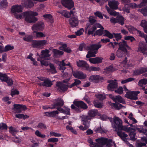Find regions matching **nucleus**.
Listing matches in <instances>:
<instances>
[{
	"label": "nucleus",
	"mask_w": 147,
	"mask_h": 147,
	"mask_svg": "<svg viewBox=\"0 0 147 147\" xmlns=\"http://www.w3.org/2000/svg\"><path fill=\"white\" fill-rule=\"evenodd\" d=\"M38 15L37 12L31 11H28L20 14L17 13H14V17L17 19H22L23 16L25 18V20L28 23H35L38 20V19L35 16H37Z\"/></svg>",
	"instance_id": "obj_1"
},
{
	"label": "nucleus",
	"mask_w": 147,
	"mask_h": 147,
	"mask_svg": "<svg viewBox=\"0 0 147 147\" xmlns=\"http://www.w3.org/2000/svg\"><path fill=\"white\" fill-rule=\"evenodd\" d=\"M112 127L116 131L123 130L128 132L130 129V127H127L126 126L123 125L122 120L118 117L115 116L113 117Z\"/></svg>",
	"instance_id": "obj_2"
},
{
	"label": "nucleus",
	"mask_w": 147,
	"mask_h": 147,
	"mask_svg": "<svg viewBox=\"0 0 147 147\" xmlns=\"http://www.w3.org/2000/svg\"><path fill=\"white\" fill-rule=\"evenodd\" d=\"M102 45L100 43L93 44L90 47L86 48L87 50H89L86 55L87 58L94 57L95 55L97 53L98 50L101 47Z\"/></svg>",
	"instance_id": "obj_3"
},
{
	"label": "nucleus",
	"mask_w": 147,
	"mask_h": 147,
	"mask_svg": "<svg viewBox=\"0 0 147 147\" xmlns=\"http://www.w3.org/2000/svg\"><path fill=\"white\" fill-rule=\"evenodd\" d=\"M73 103L74 104L71 105V108L77 112H80L79 108L85 110L88 108L87 105L82 101L75 100Z\"/></svg>",
	"instance_id": "obj_4"
},
{
	"label": "nucleus",
	"mask_w": 147,
	"mask_h": 147,
	"mask_svg": "<svg viewBox=\"0 0 147 147\" xmlns=\"http://www.w3.org/2000/svg\"><path fill=\"white\" fill-rule=\"evenodd\" d=\"M77 65L78 67L85 68L87 70L90 72L99 71L100 70V68L99 67H90L87 62L84 61L79 60L77 61Z\"/></svg>",
	"instance_id": "obj_5"
},
{
	"label": "nucleus",
	"mask_w": 147,
	"mask_h": 147,
	"mask_svg": "<svg viewBox=\"0 0 147 147\" xmlns=\"http://www.w3.org/2000/svg\"><path fill=\"white\" fill-rule=\"evenodd\" d=\"M101 25L99 24H87L86 25L85 30H88V35L92 34L96 29L97 28H100Z\"/></svg>",
	"instance_id": "obj_6"
},
{
	"label": "nucleus",
	"mask_w": 147,
	"mask_h": 147,
	"mask_svg": "<svg viewBox=\"0 0 147 147\" xmlns=\"http://www.w3.org/2000/svg\"><path fill=\"white\" fill-rule=\"evenodd\" d=\"M17 132V131L15 128L11 126L10 127V133H11L14 137L12 138H11V140L13 142L16 143H20L22 141L21 139L16 136Z\"/></svg>",
	"instance_id": "obj_7"
},
{
	"label": "nucleus",
	"mask_w": 147,
	"mask_h": 147,
	"mask_svg": "<svg viewBox=\"0 0 147 147\" xmlns=\"http://www.w3.org/2000/svg\"><path fill=\"white\" fill-rule=\"evenodd\" d=\"M47 41L46 40H33L32 42L31 46L34 48L42 49L43 46L46 44Z\"/></svg>",
	"instance_id": "obj_8"
},
{
	"label": "nucleus",
	"mask_w": 147,
	"mask_h": 147,
	"mask_svg": "<svg viewBox=\"0 0 147 147\" xmlns=\"http://www.w3.org/2000/svg\"><path fill=\"white\" fill-rule=\"evenodd\" d=\"M114 44L115 45H118L119 47L118 49L123 50L124 51H127V49H131V48L127 45V42L124 40H122V42L119 43L115 42Z\"/></svg>",
	"instance_id": "obj_9"
},
{
	"label": "nucleus",
	"mask_w": 147,
	"mask_h": 147,
	"mask_svg": "<svg viewBox=\"0 0 147 147\" xmlns=\"http://www.w3.org/2000/svg\"><path fill=\"white\" fill-rule=\"evenodd\" d=\"M39 79L41 81L38 84L40 86L49 87L52 85L51 81L48 78H41Z\"/></svg>",
	"instance_id": "obj_10"
},
{
	"label": "nucleus",
	"mask_w": 147,
	"mask_h": 147,
	"mask_svg": "<svg viewBox=\"0 0 147 147\" xmlns=\"http://www.w3.org/2000/svg\"><path fill=\"white\" fill-rule=\"evenodd\" d=\"M140 93L139 91L127 92L125 94V96L127 98L136 100L138 99L137 96Z\"/></svg>",
	"instance_id": "obj_11"
},
{
	"label": "nucleus",
	"mask_w": 147,
	"mask_h": 147,
	"mask_svg": "<svg viewBox=\"0 0 147 147\" xmlns=\"http://www.w3.org/2000/svg\"><path fill=\"white\" fill-rule=\"evenodd\" d=\"M87 119H89L88 117H82V121L83 124L84 125V127L82 125H80L79 127V128L81 130L84 131L88 129L90 127V121H87L86 120Z\"/></svg>",
	"instance_id": "obj_12"
},
{
	"label": "nucleus",
	"mask_w": 147,
	"mask_h": 147,
	"mask_svg": "<svg viewBox=\"0 0 147 147\" xmlns=\"http://www.w3.org/2000/svg\"><path fill=\"white\" fill-rule=\"evenodd\" d=\"M107 82L109 83L107 88L109 90L112 91L117 88L118 83L116 80H109Z\"/></svg>",
	"instance_id": "obj_13"
},
{
	"label": "nucleus",
	"mask_w": 147,
	"mask_h": 147,
	"mask_svg": "<svg viewBox=\"0 0 147 147\" xmlns=\"http://www.w3.org/2000/svg\"><path fill=\"white\" fill-rule=\"evenodd\" d=\"M64 104L63 100L61 98H58L54 100V102L52 105L53 106L51 108L54 109L57 107H62Z\"/></svg>",
	"instance_id": "obj_14"
},
{
	"label": "nucleus",
	"mask_w": 147,
	"mask_h": 147,
	"mask_svg": "<svg viewBox=\"0 0 147 147\" xmlns=\"http://www.w3.org/2000/svg\"><path fill=\"white\" fill-rule=\"evenodd\" d=\"M139 44L138 51L143 53L145 57H147V45L142 42H140Z\"/></svg>",
	"instance_id": "obj_15"
},
{
	"label": "nucleus",
	"mask_w": 147,
	"mask_h": 147,
	"mask_svg": "<svg viewBox=\"0 0 147 147\" xmlns=\"http://www.w3.org/2000/svg\"><path fill=\"white\" fill-rule=\"evenodd\" d=\"M13 109L16 113H19L21 112L22 111L26 109L27 107L25 105L14 104Z\"/></svg>",
	"instance_id": "obj_16"
},
{
	"label": "nucleus",
	"mask_w": 147,
	"mask_h": 147,
	"mask_svg": "<svg viewBox=\"0 0 147 147\" xmlns=\"http://www.w3.org/2000/svg\"><path fill=\"white\" fill-rule=\"evenodd\" d=\"M61 3L64 7L69 9H71L74 5V2L72 0H62Z\"/></svg>",
	"instance_id": "obj_17"
},
{
	"label": "nucleus",
	"mask_w": 147,
	"mask_h": 147,
	"mask_svg": "<svg viewBox=\"0 0 147 147\" xmlns=\"http://www.w3.org/2000/svg\"><path fill=\"white\" fill-rule=\"evenodd\" d=\"M69 22L71 26L72 27H76L79 24V21L77 16H73L69 19Z\"/></svg>",
	"instance_id": "obj_18"
},
{
	"label": "nucleus",
	"mask_w": 147,
	"mask_h": 147,
	"mask_svg": "<svg viewBox=\"0 0 147 147\" xmlns=\"http://www.w3.org/2000/svg\"><path fill=\"white\" fill-rule=\"evenodd\" d=\"M73 74L75 77L80 79H85L86 77V74L80 71H74L73 73Z\"/></svg>",
	"instance_id": "obj_19"
},
{
	"label": "nucleus",
	"mask_w": 147,
	"mask_h": 147,
	"mask_svg": "<svg viewBox=\"0 0 147 147\" xmlns=\"http://www.w3.org/2000/svg\"><path fill=\"white\" fill-rule=\"evenodd\" d=\"M56 85L58 87V89L60 91L65 92L67 90L69 87V86L63 84L61 82H57Z\"/></svg>",
	"instance_id": "obj_20"
},
{
	"label": "nucleus",
	"mask_w": 147,
	"mask_h": 147,
	"mask_svg": "<svg viewBox=\"0 0 147 147\" xmlns=\"http://www.w3.org/2000/svg\"><path fill=\"white\" fill-rule=\"evenodd\" d=\"M108 2V5L111 9L115 10L118 9L119 5L118 1L115 0H109Z\"/></svg>",
	"instance_id": "obj_21"
},
{
	"label": "nucleus",
	"mask_w": 147,
	"mask_h": 147,
	"mask_svg": "<svg viewBox=\"0 0 147 147\" xmlns=\"http://www.w3.org/2000/svg\"><path fill=\"white\" fill-rule=\"evenodd\" d=\"M107 139V138L104 137H100L96 139L95 141L98 144V147H103L105 144Z\"/></svg>",
	"instance_id": "obj_22"
},
{
	"label": "nucleus",
	"mask_w": 147,
	"mask_h": 147,
	"mask_svg": "<svg viewBox=\"0 0 147 147\" xmlns=\"http://www.w3.org/2000/svg\"><path fill=\"white\" fill-rule=\"evenodd\" d=\"M98 113V111L96 110H91L88 112V115L83 116L82 117H88L89 119H87L86 120L90 121L92 117H94L97 115Z\"/></svg>",
	"instance_id": "obj_23"
},
{
	"label": "nucleus",
	"mask_w": 147,
	"mask_h": 147,
	"mask_svg": "<svg viewBox=\"0 0 147 147\" xmlns=\"http://www.w3.org/2000/svg\"><path fill=\"white\" fill-rule=\"evenodd\" d=\"M57 12L67 18H69L71 15H73L74 13V12L72 10H71L69 12L65 10L58 11Z\"/></svg>",
	"instance_id": "obj_24"
},
{
	"label": "nucleus",
	"mask_w": 147,
	"mask_h": 147,
	"mask_svg": "<svg viewBox=\"0 0 147 147\" xmlns=\"http://www.w3.org/2000/svg\"><path fill=\"white\" fill-rule=\"evenodd\" d=\"M43 22H39L33 25L32 27V30H41L43 28Z\"/></svg>",
	"instance_id": "obj_25"
},
{
	"label": "nucleus",
	"mask_w": 147,
	"mask_h": 147,
	"mask_svg": "<svg viewBox=\"0 0 147 147\" xmlns=\"http://www.w3.org/2000/svg\"><path fill=\"white\" fill-rule=\"evenodd\" d=\"M117 132V135L120 138L125 142H127V138L128 135L125 134L124 132H122L121 131H116Z\"/></svg>",
	"instance_id": "obj_26"
},
{
	"label": "nucleus",
	"mask_w": 147,
	"mask_h": 147,
	"mask_svg": "<svg viewBox=\"0 0 147 147\" xmlns=\"http://www.w3.org/2000/svg\"><path fill=\"white\" fill-rule=\"evenodd\" d=\"M22 11V7L21 5H16L13 6L11 9V12L14 13L21 12Z\"/></svg>",
	"instance_id": "obj_27"
},
{
	"label": "nucleus",
	"mask_w": 147,
	"mask_h": 147,
	"mask_svg": "<svg viewBox=\"0 0 147 147\" xmlns=\"http://www.w3.org/2000/svg\"><path fill=\"white\" fill-rule=\"evenodd\" d=\"M65 60H63L60 62L59 64V69L61 70L62 72H63L64 70L66 69V66H69L70 67H71L70 64L69 62L66 64L65 63L64 61Z\"/></svg>",
	"instance_id": "obj_28"
},
{
	"label": "nucleus",
	"mask_w": 147,
	"mask_h": 147,
	"mask_svg": "<svg viewBox=\"0 0 147 147\" xmlns=\"http://www.w3.org/2000/svg\"><path fill=\"white\" fill-rule=\"evenodd\" d=\"M108 103L111 106L112 108L117 110L121 109L123 107H124V106H123L121 104L117 102L113 103L111 102H109Z\"/></svg>",
	"instance_id": "obj_29"
},
{
	"label": "nucleus",
	"mask_w": 147,
	"mask_h": 147,
	"mask_svg": "<svg viewBox=\"0 0 147 147\" xmlns=\"http://www.w3.org/2000/svg\"><path fill=\"white\" fill-rule=\"evenodd\" d=\"M53 53V57L55 58H58L60 57L63 54L64 52L59 50L53 49L52 50Z\"/></svg>",
	"instance_id": "obj_30"
},
{
	"label": "nucleus",
	"mask_w": 147,
	"mask_h": 147,
	"mask_svg": "<svg viewBox=\"0 0 147 147\" xmlns=\"http://www.w3.org/2000/svg\"><path fill=\"white\" fill-rule=\"evenodd\" d=\"M64 109H63L61 108V107H57V111L65 114L70 115V109L66 107H64Z\"/></svg>",
	"instance_id": "obj_31"
},
{
	"label": "nucleus",
	"mask_w": 147,
	"mask_h": 147,
	"mask_svg": "<svg viewBox=\"0 0 147 147\" xmlns=\"http://www.w3.org/2000/svg\"><path fill=\"white\" fill-rule=\"evenodd\" d=\"M102 58L100 57H97L95 58H90L88 60L91 63H98L102 62Z\"/></svg>",
	"instance_id": "obj_32"
},
{
	"label": "nucleus",
	"mask_w": 147,
	"mask_h": 147,
	"mask_svg": "<svg viewBox=\"0 0 147 147\" xmlns=\"http://www.w3.org/2000/svg\"><path fill=\"white\" fill-rule=\"evenodd\" d=\"M112 99L115 102H118L122 103H124L125 102V100L120 96H113L112 97Z\"/></svg>",
	"instance_id": "obj_33"
},
{
	"label": "nucleus",
	"mask_w": 147,
	"mask_h": 147,
	"mask_svg": "<svg viewBox=\"0 0 147 147\" xmlns=\"http://www.w3.org/2000/svg\"><path fill=\"white\" fill-rule=\"evenodd\" d=\"M49 50L48 49L42 50L41 52V54L40 56V58L45 59L47 57H49L50 56V55L49 54Z\"/></svg>",
	"instance_id": "obj_34"
},
{
	"label": "nucleus",
	"mask_w": 147,
	"mask_h": 147,
	"mask_svg": "<svg viewBox=\"0 0 147 147\" xmlns=\"http://www.w3.org/2000/svg\"><path fill=\"white\" fill-rule=\"evenodd\" d=\"M23 6L26 8H31L34 5V3L33 2L30 0H26L24 2Z\"/></svg>",
	"instance_id": "obj_35"
},
{
	"label": "nucleus",
	"mask_w": 147,
	"mask_h": 147,
	"mask_svg": "<svg viewBox=\"0 0 147 147\" xmlns=\"http://www.w3.org/2000/svg\"><path fill=\"white\" fill-rule=\"evenodd\" d=\"M99 76L97 75H92L89 78L90 81L94 83H97L99 81Z\"/></svg>",
	"instance_id": "obj_36"
},
{
	"label": "nucleus",
	"mask_w": 147,
	"mask_h": 147,
	"mask_svg": "<svg viewBox=\"0 0 147 147\" xmlns=\"http://www.w3.org/2000/svg\"><path fill=\"white\" fill-rule=\"evenodd\" d=\"M146 84H147V79L146 78L141 79L138 82L139 86L142 87V89L143 90H145V86H144Z\"/></svg>",
	"instance_id": "obj_37"
},
{
	"label": "nucleus",
	"mask_w": 147,
	"mask_h": 147,
	"mask_svg": "<svg viewBox=\"0 0 147 147\" xmlns=\"http://www.w3.org/2000/svg\"><path fill=\"white\" fill-rule=\"evenodd\" d=\"M127 53V51H124L123 50H121L118 49L116 52V55L119 58H121L123 55H125Z\"/></svg>",
	"instance_id": "obj_38"
},
{
	"label": "nucleus",
	"mask_w": 147,
	"mask_h": 147,
	"mask_svg": "<svg viewBox=\"0 0 147 147\" xmlns=\"http://www.w3.org/2000/svg\"><path fill=\"white\" fill-rule=\"evenodd\" d=\"M94 131L96 133H100L101 134L105 133L107 132L106 130L104 128H102L101 126L95 128Z\"/></svg>",
	"instance_id": "obj_39"
},
{
	"label": "nucleus",
	"mask_w": 147,
	"mask_h": 147,
	"mask_svg": "<svg viewBox=\"0 0 147 147\" xmlns=\"http://www.w3.org/2000/svg\"><path fill=\"white\" fill-rule=\"evenodd\" d=\"M8 3L7 0H2L0 2V9H1L6 8L8 6Z\"/></svg>",
	"instance_id": "obj_40"
},
{
	"label": "nucleus",
	"mask_w": 147,
	"mask_h": 147,
	"mask_svg": "<svg viewBox=\"0 0 147 147\" xmlns=\"http://www.w3.org/2000/svg\"><path fill=\"white\" fill-rule=\"evenodd\" d=\"M115 68L113 65H110L106 67L104 70L106 73H109L115 70Z\"/></svg>",
	"instance_id": "obj_41"
},
{
	"label": "nucleus",
	"mask_w": 147,
	"mask_h": 147,
	"mask_svg": "<svg viewBox=\"0 0 147 147\" xmlns=\"http://www.w3.org/2000/svg\"><path fill=\"white\" fill-rule=\"evenodd\" d=\"M100 28V29L97 30L95 32L94 35V36L96 35L101 36L104 34V31H103L104 28L101 25Z\"/></svg>",
	"instance_id": "obj_42"
},
{
	"label": "nucleus",
	"mask_w": 147,
	"mask_h": 147,
	"mask_svg": "<svg viewBox=\"0 0 147 147\" xmlns=\"http://www.w3.org/2000/svg\"><path fill=\"white\" fill-rule=\"evenodd\" d=\"M93 103L94 106L100 109L102 107L103 105L102 103L100 102L98 100H94Z\"/></svg>",
	"instance_id": "obj_43"
},
{
	"label": "nucleus",
	"mask_w": 147,
	"mask_h": 147,
	"mask_svg": "<svg viewBox=\"0 0 147 147\" xmlns=\"http://www.w3.org/2000/svg\"><path fill=\"white\" fill-rule=\"evenodd\" d=\"M103 36L110 39L114 37L113 34H112L107 30H105L104 31V34Z\"/></svg>",
	"instance_id": "obj_44"
},
{
	"label": "nucleus",
	"mask_w": 147,
	"mask_h": 147,
	"mask_svg": "<svg viewBox=\"0 0 147 147\" xmlns=\"http://www.w3.org/2000/svg\"><path fill=\"white\" fill-rule=\"evenodd\" d=\"M0 80L2 82H7L8 80L7 76L5 74L0 72Z\"/></svg>",
	"instance_id": "obj_45"
},
{
	"label": "nucleus",
	"mask_w": 147,
	"mask_h": 147,
	"mask_svg": "<svg viewBox=\"0 0 147 147\" xmlns=\"http://www.w3.org/2000/svg\"><path fill=\"white\" fill-rule=\"evenodd\" d=\"M42 59L40 58H38L37 59V61H40L41 65L42 66H47L49 65V64L48 63L47 61L42 60Z\"/></svg>",
	"instance_id": "obj_46"
},
{
	"label": "nucleus",
	"mask_w": 147,
	"mask_h": 147,
	"mask_svg": "<svg viewBox=\"0 0 147 147\" xmlns=\"http://www.w3.org/2000/svg\"><path fill=\"white\" fill-rule=\"evenodd\" d=\"M117 23L123 25L124 24V18L121 16H117Z\"/></svg>",
	"instance_id": "obj_47"
},
{
	"label": "nucleus",
	"mask_w": 147,
	"mask_h": 147,
	"mask_svg": "<svg viewBox=\"0 0 147 147\" xmlns=\"http://www.w3.org/2000/svg\"><path fill=\"white\" fill-rule=\"evenodd\" d=\"M9 50V45L6 46L5 48L3 46H0V53H2L3 52H6Z\"/></svg>",
	"instance_id": "obj_48"
},
{
	"label": "nucleus",
	"mask_w": 147,
	"mask_h": 147,
	"mask_svg": "<svg viewBox=\"0 0 147 147\" xmlns=\"http://www.w3.org/2000/svg\"><path fill=\"white\" fill-rule=\"evenodd\" d=\"M74 81L75 82L73 83L71 85L69 86V88H71L73 87L80 84L81 83V81L78 79H75Z\"/></svg>",
	"instance_id": "obj_49"
},
{
	"label": "nucleus",
	"mask_w": 147,
	"mask_h": 147,
	"mask_svg": "<svg viewBox=\"0 0 147 147\" xmlns=\"http://www.w3.org/2000/svg\"><path fill=\"white\" fill-rule=\"evenodd\" d=\"M15 117L19 119H25L29 117V116L27 115H24L23 114H18L15 115Z\"/></svg>",
	"instance_id": "obj_50"
},
{
	"label": "nucleus",
	"mask_w": 147,
	"mask_h": 147,
	"mask_svg": "<svg viewBox=\"0 0 147 147\" xmlns=\"http://www.w3.org/2000/svg\"><path fill=\"white\" fill-rule=\"evenodd\" d=\"M33 38L32 36L30 35H26L23 38V40L28 42H32L33 40Z\"/></svg>",
	"instance_id": "obj_51"
},
{
	"label": "nucleus",
	"mask_w": 147,
	"mask_h": 147,
	"mask_svg": "<svg viewBox=\"0 0 147 147\" xmlns=\"http://www.w3.org/2000/svg\"><path fill=\"white\" fill-rule=\"evenodd\" d=\"M126 27L127 28L129 32L131 34L133 33L134 32L137 30V29L131 26H127Z\"/></svg>",
	"instance_id": "obj_52"
},
{
	"label": "nucleus",
	"mask_w": 147,
	"mask_h": 147,
	"mask_svg": "<svg viewBox=\"0 0 147 147\" xmlns=\"http://www.w3.org/2000/svg\"><path fill=\"white\" fill-rule=\"evenodd\" d=\"M106 8L107 10V11L108 13H109L110 15L114 16H116L117 15V13L116 11L111 10L110 9L109 7H108L107 6H106Z\"/></svg>",
	"instance_id": "obj_53"
},
{
	"label": "nucleus",
	"mask_w": 147,
	"mask_h": 147,
	"mask_svg": "<svg viewBox=\"0 0 147 147\" xmlns=\"http://www.w3.org/2000/svg\"><path fill=\"white\" fill-rule=\"evenodd\" d=\"M66 128L67 130L70 131L74 134H77V132L76 131L75 129H74L72 127L67 125L66 126Z\"/></svg>",
	"instance_id": "obj_54"
},
{
	"label": "nucleus",
	"mask_w": 147,
	"mask_h": 147,
	"mask_svg": "<svg viewBox=\"0 0 147 147\" xmlns=\"http://www.w3.org/2000/svg\"><path fill=\"white\" fill-rule=\"evenodd\" d=\"M136 133L134 131H131L129 133V136L130 137V139L133 141L135 140L136 138H135Z\"/></svg>",
	"instance_id": "obj_55"
},
{
	"label": "nucleus",
	"mask_w": 147,
	"mask_h": 147,
	"mask_svg": "<svg viewBox=\"0 0 147 147\" xmlns=\"http://www.w3.org/2000/svg\"><path fill=\"white\" fill-rule=\"evenodd\" d=\"M50 114V117H55L58 114L59 112L57 110L54 111L49 113Z\"/></svg>",
	"instance_id": "obj_56"
},
{
	"label": "nucleus",
	"mask_w": 147,
	"mask_h": 147,
	"mask_svg": "<svg viewBox=\"0 0 147 147\" xmlns=\"http://www.w3.org/2000/svg\"><path fill=\"white\" fill-rule=\"evenodd\" d=\"M50 69V71L53 74L56 73L57 71L56 70L55 67L53 64L50 63L49 65Z\"/></svg>",
	"instance_id": "obj_57"
},
{
	"label": "nucleus",
	"mask_w": 147,
	"mask_h": 147,
	"mask_svg": "<svg viewBox=\"0 0 147 147\" xmlns=\"http://www.w3.org/2000/svg\"><path fill=\"white\" fill-rule=\"evenodd\" d=\"M113 141L111 139H107V141L106 142L105 145L107 147H111L112 145Z\"/></svg>",
	"instance_id": "obj_58"
},
{
	"label": "nucleus",
	"mask_w": 147,
	"mask_h": 147,
	"mask_svg": "<svg viewBox=\"0 0 147 147\" xmlns=\"http://www.w3.org/2000/svg\"><path fill=\"white\" fill-rule=\"evenodd\" d=\"M88 47H90V46H87L85 43H83L80 45L78 49L80 51H83V49L86 50V48Z\"/></svg>",
	"instance_id": "obj_59"
},
{
	"label": "nucleus",
	"mask_w": 147,
	"mask_h": 147,
	"mask_svg": "<svg viewBox=\"0 0 147 147\" xmlns=\"http://www.w3.org/2000/svg\"><path fill=\"white\" fill-rule=\"evenodd\" d=\"M114 36L117 41H118L122 38V36L121 33H113Z\"/></svg>",
	"instance_id": "obj_60"
},
{
	"label": "nucleus",
	"mask_w": 147,
	"mask_h": 147,
	"mask_svg": "<svg viewBox=\"0 0 147 147\" xmlns=\"http://www.w3.org/2000/svg\"><path fill=\"white\" fill-rule=\"evenodd\" d=\"M134 80V78H129L126 80H122L121 82V83L122 84H125L128 82L132 81Z\"/></svg>",
	"instance_id": "obj_61"
},
{
	"label": "nucleus",
	"mask_w": 147,
	"mask_h": 147,
	"mask_svg": "<svg viewBox=\"0 0 147 147\" xmlns=\"http://www.w3.org/2000/svg\"><path fill=\"white\" fill-rule=\"evenodd\" d=\"M35 135L38 137L41 138H44L46 136L44 134H42L38 130H36L35 132Z\"/></svg>",
	"instance_id": "obj_62"
},
{
	"label": "nucleus",
	"mask_w": 147,
	"mask_h": 147,
	"mask_svg": "<svg viewBox=\"0 0 147 147\" xmlns=\"http://www.w3.org/2000/svg\"><path fill=\"white\" fill-rule=\"evenodd\" d=\"M7 129V126L6 124L1 123H0V130H5Z\"/></svg>",
	"instance_id": "obj_63"
},
{
	"label": "nucleus",
	"mask_w": 147,
	"mask_h": 147,
	"mask_svg": "<svg viewBox=\"0 0 147 147\" xmlns=\"http://www.w3.org/2000/svg\"><path fill=\"white\" fill-rule=\"evenodd\" d=\"M140 25L143 28L147 27V22L144 20H143L142 21Z\"/></svg>",
	"instance_id": "obj_64"
}]
</instances>
